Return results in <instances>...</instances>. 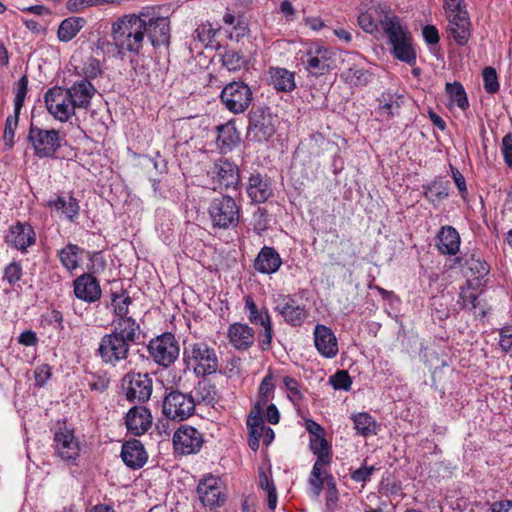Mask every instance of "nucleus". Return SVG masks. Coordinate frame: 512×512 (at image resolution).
Segmentation results:
<instances>
[{
	"mask_svg": "<svg viewBox=\"0 0 512 512\" xmlns=\"http://www.w3.org/2000/svg\"><path fill=\"white\" fill-rule=\"evenodd\" d=\"M379 18V23L391 45V54L397 60L408 65L416 63V52L413 39L407 28L403 27L400 18L387 6L378 5L370 9Z\"/></svg>",
	"mask_w": 512,
	"mask_h": 512,
	"instance_id": "nucleus-1",
	"label": "nucleus"
},
{
	"mask_svg": "<svg viewBox=\"0 0 512 512\" xmlns=\"http://www.w3.org/2000/svg\"><path fill=\"white\" fill-rule=\"evenodd\" d=\"M133 326L122 321V325L112 326L111 332L102 336L97 353L104 364L115 367L128 359L131 347L138 343L142 334L141 329Z\"/></svg>",
	"mask_w": 512,
	"mask_h": 512,
	"instance_id": "nucleus-2",
	"label": "nucleus"
},
{
	"mask_svg": "<svg viewBox=\"0 0 512 512\" xmlns=\"http://www.w3.org/2000/svg\"><path fill=\"white\" fill-rule=\"evenodd\" d=\"M146 21L135 14L118 18L112 24L111 36L119 52L139 55L145 41Z\"/></svg>",
	"mask_w": 512,
	"mask_h": 512,
	"instance_id": "nucleus-3",
	"label": "nucleus"
},
{
	"mask_svg": "<svg viewBox=\"0 0 512 512\" xmlns=\"http://www.w3.org/2000/svg\"><path fill=\"white\" fill-rule=\"evenodd\" d=\"M183 363L196 377H206L217 372L219 359L214 347L204 341L187 343L183 349Z\"/></svg>",
	"mask_w": 512,
	"mask_h": 512,
	"instance_id": "nucleus-4",
	"label": "nucleus"
},
{
	"mask_svg": "<svg viewBox=\"0 0 512 512\" xmlns=\"http://www.w3.org/2000/svg\"><path fill=\"white\" fill-rule=\"evenodd\" d=\"M208 213L213 227L219 229L235 228L239 223L240 207L235 199L228 195L213 198Z\"/></svg>",
	"mask_w": 512,
	"mask_h": 512,
	"instance_id": "nucleus-5",
	"label": "nucleus"
},
{
	"mask_svg": "<svg viewBox=\"0 0 512 512\" xmlns=\"http://www.w3.org/2000/svg\"><path fill=\"white\" fill-rule=\"evenodd\" d=\"M195 401L191 393L178 389H166L162 401V413L170 420L185 421L195 413Z\"/></svg>",
	"mask_w": 512,
	"mask_h": 512,
	"instance_id": "nucleus-6",
	"label": "nucleus"
},
{
	"mask_svg": "<svg viewBox=\"0 0 512 512\" xmlns=\"http://www.w3.org/2000/svg\"><path fill=\"white\" fill-rule=\"evenodd\" d=\"M151 359L163 368H168L178 359L180 348L174 334L164 332L152 338L147 345Z\"/></svg>",
	"mask_w": 512,
	"mask_h": 512,
	"instance_id": "nucleus-7",
	"label": "nucleus"
},
{
	"mask_svg": "<svg viewBox=\"0 0 512 512\" xmlns=\"http://www.w3.org/2000/svg\"><path fill=\"white\" fill-rule=\"evenodd\" d=\"M28 140L38 158H52L62 146L63 137L55 129H41L31 124Z\"/></svg>",
	"mask_w": 512,
	"mask_h": 512,
	"instance_id": "nucleus-8",
	"label": "nucleus"
},
{
	"mask_svg": "<svg viewBox=\"0 0 512 512\" xmlns=\"http://www.w3.org/2000/svg\"><path fill=\"white\" fill-rule=\"evenodd\" d=\"M220 99L229 112L240 114L245 112L250 106L253 94L246 83L233 81L222 89Z\"/></svg>",
	"mask_w": 512,
	"mask_h": 512,
	"instance_id": "nucleus-9",
	"label": "nucleus"
},
{
	"mask_svg": "<svg viewBox=\"0 0 512 512\" xmlns=\"http://www.w3.org/2000/svg\"><path fill=\"white\" fill-rule=\"evenodd\" d=\"M126 400L131 403L147 402L153 391V380L147 373L128 372L122 378Z\"/></svg>",
	"mask_w": 512,
	"mask_h": 512,
	"instance_id": "nucleus-10",
	"label": "nucleus"
},
{
	"mask_svg": "<svg viewBox=\"0 0 512 512\" xmlns=\"http://www.w3.org/2000/svg\"><path fill=\"white\" fill-rule=\"evenodd\" d=\"M48 112L60 122L68 121L75 114V107L61 87L50 88L45 94Z\"/></svg>",
	"mask_w": 512,
	"mask_h": 512,
	"instance_id": "nucleus-11",
	"label": "nucleus"
},
{
	"mask_svg": "<svg viewBox=\"0 0 512 512\" xmlns=\"http://www.w3.org/2000/svg\"><path fill=\"white\" fill-rule=\"evenodd\" d=\"M204 443L203 435L196 428L181 425L173 435V447L176 453L190 455L199 452Z\"/></svg>",
	"mask_w": 512,
	"mask_h": 512,
	"instance_id": "nucleus-12",
	"label": "nucleus"
},
{
	"mask_svg": "<svg viewBox=\"0 0 512 512\" xmlns=\"http://www.w3.org/2000/svg\"><path fill=\"white\" fill-rule=\"evenodd\" d=\"M210 173L213 182L216 184L214 190L237 188L240 183L238 166L227 159L221 158L215 161Z\"/></svg>",
	"mask_w": 512,
	"mask_h": 512,
	"instance_id": "nucleus-13",
	"label": "nucleus"
},
{
	"mask_svg": "<svg viewBox=\"0 0 512 512\" xmlns=\"http://www.w3.org/2000/svg\"><path fill=\"white\" fill-rule=\"evenodd\" d=\"M54 448L57 456L67 462L73 464L79 457L80 447L72 430L59 428L54 434Z\"/></svg>",
	"mask_w": 512,
	"mask_h": 512,
	"instance_id": "nucleus-14",
	"label": "nucleus"
},
{
	"mask_svg": "<svg viewBox=\"0 0 512 512\" xmlns=\"http://www.w3.org/2000/svg\"><path fill=\"white\" fill-rule=\"evenodd\" d=\"M5 242L10 247L25 253L36 243V233L28 222L17 221L9 227Z\"/></svg>",
	"mask_w": 512,
	"mask_h": 512,
	"instance_id": "nucleus-15",
	"label": "nucleus"
},
{
	"mask_svg": "<svg viewBox=\"0 0 512 512\" xmlns=\"http://www.w3.org/2000/svg\"><path fill=\"white\" fill-rule=\"evenodd\" d=\"M274 311L279 313L284 321L294 327L301 326L307 313L304 306L297 304L296 300L290 295H279L275 300Z\"/></svg>",
	"mask_w": 512,
	"mask_h": 512,
	"instance_id": "nucleus-16",
	"label": "nucleus"
},
{
	"mask_svg": "<svg viewBox=\"0 0 512 512\" xmlns=\"http://www.w3.org/2000/svg\"><path fill=\"white\" fill-rule=\"evenodd\" d=\"M246 193L252 203H265L273 196L271 179L257 171L251 173L246 184Z\"/></svg>",
	"mask_w": 512,
	"mask_h": 512,
	"instance_id": "nucleus-17",
	"label": "nucleus"
},
{
	"mask_svg": "<svg viewBox=\"0 0 512 512\" xmlns=\"http://www.w3.org/2000/svg\"><path fill=\"white\" fill-rule=\"evenodd\" d=\"M131 304L132 299L127 290L121 288L119 291H112L111 306L115 317L112 320L111 326H118V324L122 325V321H125V324L129 322V326H131L133 323V327H135V329H141L140 324L136 319L128 316L129 306Z\"/></svg>",
	"mask_w": 512,
	"mask_h": 512,
	"instance_id": "nucleus-18",
	"label": "nucleus"
},
{
	"mask_svg": "<svg viewBox=\"0 0 512 512\" xmlns=\"http://www.w3.org/2000/svg\"><path fill=\"white\" fill-rule=\"evenodd\" d=\"M447 19L449 22L448 30L455 42L460 46L466 45L471 36V22L467 10L448 12Z\"/></svg>",
	"mask_w": 512,
	"mask_h": 512,
	"instance_id": "nucleus-19",
	"label": "nucleus"
},
{
	"mask_svg": "<svg viewBox=\"0 0 512 512\" xmlns=\"http://www.w3.org/2000/svg\"><path fill=\"white\" fill-rule=\"evenodd\" d=\"M248 129L254 133L258 141H267L275 133L272 116L262 107H257L249 113Z\"/></svg>",
	"mask_w": 512,
	"mask_h": 512,
	"instance_id": "nucleus-20",
	"label": "nucleus"
},
{
	"mask_svg": "<svg viewBox=\"0 0 512 512\" xmlns=\"http://www.w3.org/2000/svg\"><path fill=\"white\" fill-rule=\"evenodd\" d=\"M197 493L204 506L212 508L220 506L224 502L220 479L213 475L205 476L200 480Z\"/></svg>",
	"mask_w": 512,
	"mask_h": 512,
	"instance_id": "nucleus-21",
	"label": "nucleus"
},
{
	"mask_svg": "<svg viewBox=\"0 0 512 512\" xmlns=\"http://www.w3.org/2000/svg\"><path fill=\"white\" fill-rule=\"evenodd\" d=\"M75 296L87 303H93L101 298L100 283L95 276L90 273H84L78 276L74 282Z\"/></svg>",
	"mask_w": 512,
	"mask_h": 512,
	"instance_id": "nucleus-22",
	"label": "nucleus"
},
{
	"mask_svg": "<svg viewBox=\"0 0 512 512\" xmlns=\"http://www.w3.org/2000/svg\"><path fill=\"white\" fill-rule=\"evenodd\" d=\"M313 334L315 347L321 356L334 358L338 354L337 338L329 327L317 324Z\"/></svg>",
	"mask_w": 512,
	"mask_h": 512,
	"instance_id": "nucleus-23",
	"label": "nucleus"
},
{
	"mask_svg": "<svg viewBox=\"0 0 512 512\" xmlns=\"http://www.w3.org/2000/svg\"><path fill=\"white\" fill-rule=\"evenodd\" d=\"M75 108L87 109L91 99L97 92L94 85L87 79L76 81L71 87L64 89Z\"/></svg>",
	"mask_w": 512,
	"mask_h": 512,
	"instance_id": "nucleus-24",
	"label": "nucleus"
},
{
	"mask_svg": "<svg viewBox=\"0 0 512 512\" xmlns=\"http://www.w3.org/2000/svg\"><path fill=\"white\" fill-rule=\"evenodd\" d=\"M126 427L135 436L146 433L152 425V415L144 406L132 407L125 418Z\"/></svg>",
	"mask_w": 512,
	"mask_h": 512,
	"instance_id": "nucleus-25",
	"label": "nucleus"
},
{
	"mask_svg": "<svg viewBox=\"0 0 512 512\" xmlns=\"http://www.w3.org/2000/svg\"><path fill=\"white\" fill-rule=\"evenodd\" d=\"M121 458L127 467L140 469L146 464L148 454L140 440L132 439L122 445Z\"/></svg>",
	"mask_w": 512,
	"mask_h": 512,
	"instance_id": "nucleus-26",
	"label": "nucleus"
},
{
	"mask_svg": "<svg viewBox=\"0 0 512 512\" xmlns=\"http://www.w3.org/2000/svg\"><path fill=\"white\" fill-rule=\"evenodd\" d=\"M148 36L154 48L168 46L170 43V22L166 17L151 18L146 22Z\"/></svg>",
	"mask_w": 512,
	"mask_h": 512,
	"instance_id": "nucleus-27",
	"label": "nucleus"
},
{
	"mask_svg": "<svg viewBox=\"0 0 512 512\" xmlns=\"http://www.w3.org/2000/svg\"><path fill=\"white\" fill-rule=\"evenodd\" d=\"M229 343L237 350H248L255 341V331L245 323H233L228 328Z\"/></svg>",
	"mask_w": 512,
	"mask_h": 512,
	"instance_id": "nucleus-28",
	"label": "nucleus"
},
{
	"mask_svg": "<svg viewBox=\"0 0 512 512\" xmlns=\"http://www.w3.org/2000/svg\"><path fill=\"white\" fill-rule=\"evenodd\" d=\"M282 264L279 253L273 248L264 246L254 261L255 269L262 274H272L278 271Z\"/></svg>",
	"mask_w": 512,
	"mask_h": 512,
	"instance_id": "nucleus-29",
	"label": "nucleus"
},
{
	"mask_svg": "<svg viewBox=\"0 0 512 512\" xmlns=\"http://www.w3.org/2000/svg\"><path fill=\"white\" fill-rule=\"evenodd\" d=\"M377 114L382 120H389L395 115L399 114L401 104L403 103V96L391 92H383L378 97Z\"/></svg>",
	"mask_w": 512,
	"mask_h": 512,
	"instance_id": "nucleus-30",
	"label": "nucleus"
},
{
	"mask_svg": "<svg viewBox=\"0 0 512 512\" xmlns=\"http://www.w3.org/2000/svg\"><path fill=\"white\" fill-rule=\"evenodd\" d=\"M329 54V49L324 47L317 48L315 55L311 52L308 53L305 60L306 69L315 76H321L328 73L331 69Z\"/></svg>",
	"mask_w": 512,
	"mask_h": 512,
	"instance_id": "nucleus-31",
	"label": "nucleus"
},
{
	"mask_svg": "<svg viewBox=\"0 0 512 512\" xmlns=\"http://www.w3.org/2000/svg\"><path fill=\"white\" fill-rule=\"evenodd\" d=\"M437 247L442 254L455 255L460 248V236L452 226L441 227L438 235Z\"/></svg>",
	"mask_w": 512,
	"mask_h": 512,
	"instance_id": "nucleus-32",
	"label": "nucleus"
},
{
	"mask_svg": "<svg viewBox=\"0 0 512 512\" xmlns=\"http://www.w3.org/2000/svg\"><path fill=\"white\" fill-rule=\"evenodd\" d=\"M47 206L61 212L70 222L76 221L80 211L78 201L72 195L68 197L57 196L55 199L49 200Z\"/></svg>",
	"mask_w": 512,
	"mask_h": 512,
	"instance_id": "nucleus-33",
	"label": "nucleus"
},
{
	"mask_svg": "<svg viewBox=\"0 0 512 512\" xmlns=\"http://www.w3.org/2000/svg\"><path fill=\"white\" fill-rule=\"evenodd\" d=\"M194 386V401L197 404L213 405L219 399L216 385L209 379L202 377Z\"/></svg>",
	"mask_w": 512,
	"mask_h": 512,
	"instance_id": "nucleus-34",
	"label": "nucleus"
},
{
	"mask_svg": "<svg viewBox=\"0 0 512 512\" xmlns=\"http://www.w3.org/2000/svg\"><path fill=\"white\" fill-rule=\"evenodd\" d=\"M466 263L472 276L468 279L469 287L472 289H478L481 286H484L487 282V276L490 271L488 263L475 257H471Z\"/></svg>",
	"mask_w": 512,
	"mask_h": 512,
	"instance_id": "nucleus-35",
	"label": "nucleus"
},
{
	"mask_svg": "<svg viewBox=\"0 0 512 512\" xmlns=\"http://www.w3.org/2000/svg\"><path fill=\"white\" fill-rule=\"evenodd\" d=\"M270 82L277 91L290 92L296 87L293 72L280 67H272L269 70Z\"/></svg>",
	"mask_w": 512,
	"mask_h": 512,
	"instance_id": "nucleus-36",
	"label": "nucleus"
},
{
	"mask_svg": "<svg viewBox=\"0 0 512 512\" xmlns=\"http://www.w3.org/2000/svg\"><path fill=\"white\" fill-rule=\"evenodd\" d=\"M86 19L83 17H68L64 19L57 30V37L61 42L71 41L84 27Z\"/></svg>",
	"mask_w": 512,
	"mask_h": 512,
	"instance_id": "nucleus-37",
	"label": "nucleus"
},
{
	"mask_svg": "<svg viewBox=\"0 0 512 512\" xmlns=\"http://www.w3.org/2000/svg\"><path fill=\"white\" fill-rule=\"evenodd\" d=\"M239 140V133L232 123H226L218 127L217 144L222 151L232 150Z\"/></svg>",
	"mask_w": 512,
	"mask_h": 512,
	"instance_id": "nucleus-38",
	"label": "nucleus"
},
{
	"mask_svg": "<svg viewBox=\"0 0 512 512\" xmlns=\"http://www.w3.org/2000/svg\"><path fill=\"white\" fill-rule=\"evenodd\" d=\"M354 428L357 433L363 437L375 435L377 433L378 424L376 420L366 412H361L352 416Z\"/></svg>",
	"mask_w": 512,
	"mask_h": 512,
	"instance_id": "nucleus-39",
	"label": "nucleus"
},
{
	"mask_svg": "<svg viewBox=\"0 0 512 512\" xmlns=\"http://www.w3.org/2000/svg\"><path fill=\"white\" fill-rule=\"evenodd\" d=\"M370 72L357 65L350 67L341 74V78L351 86H365L370 81Z\"/></svg>",
	"mask_w": 512,
	"mask_h": 512,
	"instance_id": "nucleus-40",
	"label": "nucleus"
},
{
	"mask_svg": "<svg viewBox=\"0 0 512 512\" xmlns=\"http://www.w3.org/2000/svg\"><path fill=\"white\" fill-rule=\"evenodd\" d=\"M81 252L82 249L78 245L70 243L59 251V260L68 271H73L79 266Z\"/></svg>",
	"mask_w": 512,
	"mask_h": 512,
	"instance_id": "nucleus-41",
	"label": "nucleus"
},
{
	"mask_svg": "<svg viewBox=\"0 0 512 512\" xmlns=\"http://www.w3.org/2000/svg\"><path fill=\"white\" fill-rule=\"evenodd\" d=\"M85 380L89 389L96 393L105 392L110 385V377L107 371L86 372Z\"/></svg>",
	"mask_w": 512,
	"mask_h": 512,
	"instance_id": "nucleus-42",
	"label": "nucleus"
},
{
	"mask_svg": "<svg viewBox=\"0 0 512 512\" xmlns=\"http://www.w3.org/2000/svg\"><path fill=\"white\" fill-rule=\"evenodd\" d=\"M423 189L425 198L433 204L446 199L449 195L447 183L441 180H434L424 185Z\"/></svg>",
	"mask_w": 512,
	"mask_h": 512,
	"instance_id": "nucleus-43",
	"label": "nucleus"
},
{
	"mask_svg": "<svg viewBox=\"0 0 512 512\" xmlns=\"http://www.w3.org/2000/svg\"><path fill=\"white\" fill-rule=\"evenodd\" d=\"M445 90L449 95L450 100L460 109L466 110L469 107L467 94L460 82L455 81L453 83H446Z\"/></svg>",
	"mask_w": 512,
	"mask_h": 512,
	"instance_id": "nucleus-44",
	"label": "nucleus"
},
{
	"mask_svg": "<svg viewBox=\"0 0 512 512\" xmlns=\"http://www.w3.org/2000/svg\"><path fill=\"white\" fill-rule=\"evenodd\" d=\"M245 309L248 312V319L252 324L261 325V322H265L266 317L270 318L268 309L266 307L259 309L250 296L245 299Z\"/></svg>",
	"mask_w": 512,
	"mask_h": 512,
	"instance_id": "nucleus-45",
	"label": "nucleus"
},
{
	"mask_svg": "<svg viewBox=\"0 0 512 512\" xmlns=\"http://www.w3.org/2000/svg\"><path fill=\"white\" fill-rule=\"evenodd\" d=\"M310 449L317 456V459L322 460H330V445L328 441L325 439V435L320 437H311L310 438Z\"/></svg>",
	"mask_w": 512,
	"mask_h": 512,
	"instance_id": "nucleus-46",
	"label": "nucleus"
},
{
	"mask_svg": "<svg viewBox=\"0 0 512 512\" xmlns=\"http://www.w3.org/2000/svg\"><path fill=\"white\" fill-rule=\"evenodd\" d=\"M222 65L228 69V71H238L245 65L244 56L234 50H225L222 55Z\"/></svg>",
	"mask_w": 512,
	"mask_h": 512,
	"instance_id": "nucleus-47",
	"label": "nucleus"
},
{
	"mask_svg": "<svg viewBox=\"0 0 512 512\" xmlns=\"http://www.w3.org/2000/svg\"><path fill=\"white\" fill-rule=\"evenodd\" d=\"M460 299L462 300L461 305L462 308L474 311L479 316L484 317L486 315V311L484 307L480 305L479 295L473 292H465L463 291L460 294Z\"/></svg>",
	"mask_w": 512,
	"mask_h": 512,
	"instance_id": "nucleus-48",
	"label": "nucleus"
},
{
	"mask_svg": "<svg viewBox=\"0 0 512 512\" xmlns=\"http://www.w3.org/2000/svg\"><path fill=\"white\" fill-rule=\"evenodd\" d=\"M326 485L327 491L325 506L329 512H334L339 501V494L332 475H326Z\"/></svg>",
	"mask_w": 512,
	"mask_h": 512,
	"instance_id": "nucleus-49",
	"label": "nucleus"
},
{
	"mask_svg": "<svg viewBox=\"0 0 512 512\" xmlns=\"http://www.w3.org/2000/svg\"><path fill=\"white\" fill-rule=\"evenodd\" d=\"M482 76L485 91L488 94H496L500 89L496 70L493 67H485Z\"/></svg>",
	"mask_w": 512,
	"mask_h": 512,
	"instance_id": "nucleus-50",
	"label": "nucleus"
},
{
	"mask_svg": "<svg viewBox=\"0 0 512 512\" xmlns=\"http://www.w3.org/2000/svg\"><path fill=\"white\" fill-rule=\"evenodd\" d=\"M23 275V268L20 261L13 260L9 263L3 272V280L7 281L10 285L19 282Z\"/></svg>",
	"mask_w": 512,
	"mask_h": 512,
	"instance_id": "nucleus-51",
	"label": "nucleus"
},
{
	"mask_svg": "<svg viewBox=\"0 0 512 512\" xmlns=\"http://www.w3.org/2000/svg\"><path fill=\"white\" fill-rule=\"evenodd\" d=\"M19 115L14 113L7 117L3 133V141L6 146L12 148L14 145L15 130L18 126Z\"/></svg>",
	"mask_w": 512,
	"mask_h": 512,
	"instance_id": "nucleus-52",
	"label": "nucleus"
},
{
	"mask_svg": "<svg viewBox=\"0 0 512 512\" xmlns=\"http://www.w3.org/2000/svg\"><path fill=\"white\" fill-rule=\"evenodd\" d=\"M16 94L14 99V113L20 114L24 105L25 97L28 91V77L23 75L17 82Z\"/></svg>",
	"mask_w": 512,
	"mask_h": 512,
	"instance_id": "nucleus-53",
	"label": "nucleus"
},
{
	"mask_svg": "<svg viewBox=\"0 0 512 512\" xmlns=\"http://www.w3.org/2000/svg\"><path fill=\"white\" fill-rule=\"evenodd\" d=\"M263 332L259 334V347L262 351L271 349L272 339L274 335L271 318H265V322H261Z\"/></svg>",
	"mask_w": 512,
	"mask_h": 512,
	"instance_id": "nucleus-54",
	"label": "nucleus"
},
{
	"mask_svg": "<svg viewBox=\"0 0 512 512\" xmlns=\"http://www.w3.org/2000/svg\"><path fill=\"white\" fill-rule=\"evenodd\" d=\"M330 383L336 390L349 391L352 385V379L346 370H339L330 377Z\"/></svg>",
	"mask_w": 512,
	"mask_h": 512,
	"instance_id": "nucleus-55",
	"label": "nucleus"
},
{
	"mask_svg": "<svg viewBox=\"0 0 512 512\" xmlns=\"http://www.w3.org/2000/svg\"><path fill=\"white\" fill-rule=\"evenodd\" d=\"M247 428L251 437L261 438L265 433L267 427L265 426L263 418L257 413L250 415L247 419Z\"/></svg>",
	"mask_w": 512,
	"mask_h": 512,
	"instance_id": "nucleus-56",
	"label": "nucleus"
},
{
	"mask_svg": "<svg viewBox=\"0 0 512 512\" xmlns=\"http://www.w3.org/2000/svg\"><path fill=\"white\" fill-rule=\"evenodd\" d=\"M82 72L85 76L84 79L90 80L97 78L102 73L100 61L94 57L88 58L83 65Z\"/></svg>",
	"mask_w": 512,
	"mask_h": 512,
	"instance_id": "nucleus-57",
	"label": "nucleus"
},
{
	"mask_svg": "<svg viewBox=\"0 0 512 512\" xmlns=\"http://www.w3.org/2000/svg\"><path fill=\"white\" fill-rule=\"evenodd\" d=\"M358 24L366 33H374L378 31V25L371 11H366L358 16Z\"/></svg>",
	"mask_w": 512,
	"mask_h": 512,
	"instance_id": "nucleus-58",
	"label": "nucleus"
},
{
	"mask_svg": "<svg viewBox=\"0 0 512 512\" xmlns=\"http://www.w3.org/2000/svg\"><path fill=\"white\" fill-rule=\"evenodd\" d=\"M269 225V214L268 211L263 207H258L253 214V226L254 230L258 233L265 231Z\"/></svg>",
	"mask_w": 512,
	"mask_h": 512,
	"instance_id": "nucleus-59",
	"label": "nucleus"
},
{
	"mask_svg": "<svg viewBox=\"0 0 512 512\" xmlns=\"http://www.w3.org/2000/svg\"><path fill=\"white\" fill-rule=\"evenodd\" d=\"M444 297H433L431 300V309L433 314L440 320L447 319L450 315V310L446 304L443 303Z\"/></svg>",
	"mask_w": 512,
	"mask_h": 512,
	"instance_id": "nucleus-60",
	"label": "nucleus"
},
{
	"mask_svg": "<svg viewBox=\"0 0 512 512\" xmlns=\"http://www.w3.org/2000/svg\"><path fill=\"white\" fill-rule=\"evenodd\" d=\"M273 378L271 374L266 375L259 387V398L263 404H266L273 393L274 384L272 382Z\"/></svg>",
	"mask_w": 512,
	"mask_h": 512,
	"instance_id": "nucleus-61",
	"label": "nucleus"
},
{
	"mask_svg": "<svg viewBox=\"0 0 512 512\" xmlns=\"http://www.w3.org/2000/svg\"><path fill=\"white\" fill-rule=\"evenodd\" d=\"M283 384L288 391V397L292 401L300 400L302 398L299 384L296 379L290 376H285L283 378Z\"/></svg>",
	"mask_w": 512,
	"mask_h": 512,
	"instance_id": "nucleus-62",
	"label": "nucleus"
},
{
	"mask_svg": "<svg viewBox=\"0 0 512 512\" xmlns=\"http://www.w3.org/2000/svg\"><path fill=\"white\" fill-rule=\"evenodd\" d=\"M48 325L52 326L55 330L62 331L64 329L63 314L56 309H52L44 315Z\"/></svg>",
	"mask_w": 512,
	"mask_h": 512,
	"instance_id": "nucleus-63",
	"label": "nucleus"
},
{
	"mask_svg": "<svg viewBox=\"0 0 512 512\" xmlns=\"http://www.w3.org/2000/svg\"><path fill=\"white\" fill-rule=\"evenodd\" d=\"M501 151L504 162L508 167H512V135L506 134L502 138Z\"/></svg>",
	"mask_w": 512,
	"mask_h": 512,
	"instance_id": "nucleus-64",
	"label": "nucleus"
}]
</instances>
